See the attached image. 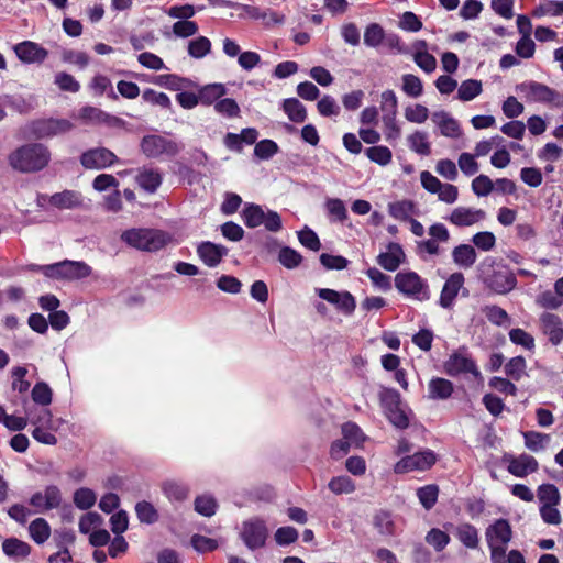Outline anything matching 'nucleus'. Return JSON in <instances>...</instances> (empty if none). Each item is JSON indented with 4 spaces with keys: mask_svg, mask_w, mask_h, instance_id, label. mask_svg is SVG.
Returning <instances> with one entry per match:
<instances>
[{
    "mask_svg": "<svg viewBox=\"0 0 563 563\" xmlns=\"http://www.w3.org/2000/svg\"><path fill=\"white\" fill-rule=\"evenodd\" d=\"M478 278L498 295H506L517 286V278L511 268L495 257H485L477 266Z\"/></svg>",
    "mask_w": 563,
    "mask_h": 563,
    "instance_id": "nucleus-1",
    "label": "nucleus"
},
{
    "mask_svg": "<svg viewBox=\"0 0 563 563\" xmlns=\"http://www.w3.org/2000/svg\"><path fill=\"white\" fill-rule=\"evenodd\" d=\"M51 161V152L42 143H29L14 150L8 157L9 165L21 173L44 169Z\"/></svg>",
    "mask_w": 563,
    "mask_h": 563,
    "instance_id": "nucleus-2",
    "label": "nucleus"
},
{
    "mask_svg": "<svg viewBox=\"0 0 563 563\" xmlns=\"http://www.w3.org/2000/svg\"><path fill=\"white\" fill-rule=\"evenodd\" d=\"M121 240L134 249L156 252L168 244L170 235L162 230L139 228L122 232Z\"/></svg>",
    "mask_w": 563,
    "mask_h": 563,
    "instance_id": "nucleus-3",
    "label": "nucleus"
},
{
    "mask_svg": "<svg viewBox=\"0 0 563 563\" xmlns=\"http://www.w3.org/2000/svg\"><path fill=\"white\" fill-rule=\"evenodd\" d=\"M241 217L244 224L250 229L264 225L267 231L274 233L279 232L283 229L282 217L278 212L271 209H264L262 206L256 203H245Z\"/></svg>",
    "mask_w": 563,
    "mask_h": 563,
    "instance_id": "nucleus-4",
    "label": "nucleus"
},
{
    "mask_svg": "<svg viewBox=\"0 0 563 563\" xmlns=\"http://www.w3.org/2000/svg\"><path fill=\"white\" fill-rule=\"evenodd\" d=\"M380 402L388 421L397 429L404 430L409 427L410 420L405 406L401 402L400 394L393 388H385L380 393Z\"/></svg>",
    "mask_w": 563,
    "mask_h": 563,
    "instance_id": "nucleus-5",
    "label": "nucleus"
},
{
    "mask_svg": "<svg viewBox=\"0 0 563 563\" xmlns=\"http://www.w3.org/2000/svg\"><path fill=\"white\" fill-rule=\"evenodd\" d=\"M444 373L451 377L471 374L474 378L481 376L476 362L466 346L453 351L443 363Z\"/></svg>",
    "mask_w": 563,
    "mask_h": 563,
    "instance_id": "nucleus-6",
    "label": "nucleus"
},
{
    "mask_svg": "<svg viewBox=\"0 0 563 563\" xmlns=\"http://www.w3.org/2000/svg\"><path fill=\"white\" fill-rule=\"evenodd\" d=\"M395 287L402 295L423 301L430 298L429 285L416 272H399L395 276Z\"/></svg>",
    "mask_w": 563,
    "mask_h": 563,
    "instance_id": "nucleus-7",
    "label": "nucleus"
},
{
    "mask_svg": "<svg viewBox=\"0 0 563 563\" xmlns=\"http://www.w3.org/2000/svg\"><path fill=\"white\" fill-rule=\"evenodd\" d=\"M140 147L148 158H157L162 155L174 157L183 150L181 144L158 134L143 136Z\"/></svg>",
    "mask_w": 563,
    "mask_h": 563,
    "instance_id": "nucleus-8",
    "label": "nucleus"
},
{
    "mask_svg": "<svg viewBox=\"0 0 563 563\" xmlns=\"http://www.w3.org/2000/svg\"><path fill=\"white\" fill-rule=\"evenodd\" d=\"M73 123L66 119H37L26 125V132L34 139H47L69 132Z\"/></svg>",
    "mask_w": 563,
    "mask_h": 563,
    "instance_id": "nucleus-9",
    "label": "nucleus"
},
{
    "mask_svg": "<svg viewBox=\"0 0 563 563\" xmlns=\"http://www.w3.org/2000/svg\"><path fill=\"white\" fill-rule=\"evenodd\" d=\"M316 294L345 317H351L356 309L355 297L347 290L338 291L330 288H316Z\"/></svg>",
    "mask_w": 563,
    "mask_h": 563,
    "instance_id": "nucleus-10",
    "label": "nucleus"
},
{
    "mask_svg": "<svg viewBox=\"0 0 563 563\" xmlns=\"http://www.w3.org/2000/svg\"><path fill=\"white\" fill-rule=\"evenodd\" d=\"M437 462L435 453L426 449L423 451H419L412 455H407L399 460L395 466L394 471L396 474L409 473L412 471H426L429 470Z\"/></svg>",
    "mask_w": 563,
    "mask_h": 563,
    "instance_id": "nucleus-11",
    "label": "nucleus"
},
{
    "mask_svg": "<svg viewBox=\"0 0 563 563\" xmlns=\"http://www.w3.org/2000/svg\"><path fill=\"white\" fill-rule=\"evenodd\" d=\"M267 528L262 520H251L243 523L241 537L250 550H256L265 545Z\"/></svg>",
    "mask_w": 563,
    "mask_h": 563,
    "instance_id": "nucleus-12",
    "label": "nucleus"
},
{
    "mask_svg": "<svg viewBox=\"0 0 563 563\" xmlns=\"http://www.w3.org/2000/svg\"><path fill=\"white\" fill-rule=\"evenodd\" d=\"M117 161V155L106 147L88 150L80 156V163L87 169H103Z\"/></svg>",
    "mask_w": 563,
    "mask_h": 563,
    "instance_id": "nucleus-13",
    "label": "nucleus"
},
{
    "mask_svg": "<svg viewBox=\"0 0 563 563\" xmlns=\"http://www.w3.org/2000/svg\"><path fill=\"white\" fill-rule=\"evenodd\" d=\"M487 217L483 209L473 207H456L452 210L446 220L455 227L464 228L481 223Z\"/></svg>",
    "mask_w": 563,
    "mask_h": 563,
    "instance_id": "nucleus-14",
    "label": "nucleus"
},
{
    "mask_svg": "<svg viewBox=\"0 0 563 563\" xmlns=\"http://www.w3.org/2000/svg\"><path fill=\"white\" fill-rule=\"evenodd\" d=\"M62 494L57 486L49 485L44 492H36L30 498V505L36 509V512H45L59 507Z\"/></svg>",
    "mask_w": 563,
    "mask_h": 563,
    "instance_id": "nucleus-15",
    "label": "nucleus"
},
{
    "mask_svg": "<svg viewBox=\"0 0 563 563\" xmlns=\"http://www.w3.org/2000/svg\"><path fill=\"white\" fill-rule=\"evenodd\" d=\"M228 253L229 249L227 246L210 241H203L197 246L199 258L209 267L218 266Z\"/></svg>",
    "mask_w": 563,
    "mask_h": 563,
    "instance_id": "nucleus-16",
    "label": "nucleus"
},
{
    "mask_svg": "<svg viewBox=\"0 0 563 563\" xmlns=\"http://www.w3.org/2000/svg\"><path fill=\"white\" fill-rule=\"evenodd\" d=\"M464 282V275L460 272L450 275L442 287L439 299V305L442 308L450 309L453 306V302L457 297L460 289L463 287Z\"/></svg>",
    "mask_w": 563,
    "mask_h": 563,
    "instance_id": "nucleus-17",
    "label": "nucleus"
},
{
    "mask_svg": "<svg viewBox=\"0 0 563 563\" xmlns=\"http://www.w3.org/2000/svg\"><path fill=\"white\" fill-rule=\"evenodd\" d=\"M485 537L487 544L507 545L512 538V529L507 519H497L486 528Z\"/></svg>",
    "mask_w": 563,
    "mask_h": 563,
    "instance_id": "nucleus-18",
    "label": "nucleus"
},
{
    "mask_svg": "<svg viewBox=\"0 0 563 563\" xmlns=\"http://www.w3.org/2000/svg\"><path fill=\"white\" fill-rule=\"evenodd\" d=\"M541 330L553 345L563 341V324L558 314L544 312L540 316Z\"/></svg>",
    "mask_w": 563,
    "mask_h": 563,
    "instance_id": "nucleus-19",
    "label": "nucleus"
},
{
    "mask_svg": "<svg viewBox=\"0 0 563 563\" xmlns=\"http://www.w3.org/2000/svg\"><path fill=\"white\" fill-rule=\"evenodd\" d=\"M14 52L20 60L27 64L42 63L48 56V52L44 47L31 41L16 44Z\"/></svg>",
    "mask_w": 563,
    "mask_h": 563,
    "instance_id": "nucleus-20",
    "label": "nucleus"
},
{
    "mask_svg": "<svg viewBox=\"0 0 563 563\" xmlns=\"http://www.w3.org/2000/svg\"><path fill=\"white\" fill-rule=\"evenodd\" d=\"M431 119L439 128L441 135L450 139H457L462 135L460 123L446 111H435Z\"/></svg>",
    "mask_w": 563,
    "mask_h": 563,
    "instance_id": "nucleus-21",
    "label": "nucleus"
},
{
    "mask_svg": "<svg viewBox=\"0 0 563 563\" xmlns=\"http://www.w3.org/2000/svg\"><path fill=\"white\" fill-rule=\"evenodd\" d=\"M508 472L516 477H526L528 474L533 473L538 470V461L528 454H520L517 457L508 459Z\"/></svg>",
    "mask_w": 563,
    "mask_h": 563,
    "instance_id": "nucleus-22",
    "label": "nucleus"
},
{
    "mask_svg": "<svg viewBox=\"0 0 563 563\" xmlns=\"http://www.w3.org/2000/svg\"><path fill=\"white\" fill-rule=\"evenodd\" d=\"M405 258V253L400 244L389 243L387 252L377 256V263L386 271L395 272Z\"/></svg>",
    "mask_w": 563,
    "mask_h": 563,
    "instance_id": "nucleus-23",
    "label": "nucleus"
},
{
    "mask_svg": "<svg viewBox=\"0 0 563 563\" xmlns=\"http://www.w3.org/2000/svg\"><path fill=\"white\" fill-rule=\"evenodd\" d=\"M79 118L86 123L107 124L109 126H113L120 121L117 117L110 115L95 107H84L79 112Z\"/></svg>",
    "mask_w": 563,
    "mask_h": 563,
    "instance_id": "nucleus-24",
    "label": "nucleus"
},
{
    "mask_svg": "<svg viewBox=\"0 0 563 563\" xmlns=\"http://www.w3.org/2000/svg\"><path fill=\"white\" fill-rule=\"evenodd\" d=\"M49 203L58 209H73L81 206L82 198L78 191L64 190L49 197Z\"/></svg>",
    "mask_w": 563,
    "mask_h": 563,
    "instance_id": "nucleus-25",
    "label": "nucleus"
},
{
    "mask_svg": "<svg viewBox=\"0 0 563 563\" xmlns=\"http://www.w3.org/2000/svg\"><path fill=\"white\" fill-rule=\"evenodd\" d=\"M162 174L155 168H143L136 176L139 186L150 194H154L162 185Z\"/></svg>",
    "mask_w": 563,
    "mask_h": 563,
    "instance_id": "nucleus-26",
    "label": "nucleus"
},
{
    "mask_svg": "<svg viewBox=\"0 0 563 563\" xmlns=\"http://www.w3.org/2000/svg\"><path fill=\"white\" fill-rule=\"evenodd\" d=\"M452 260L455 265L466 269L475 264L477 253L474 246L470 244H460L452 250Z\"/></svg>",
    "mask_w": 563,
    "mask_h": 563,
    "instance_id": "nucleus-27",
    "label": "nucleus"
},
{
    "mask_svg": "<svg viewBox=\"0 0 563 563\" xmlns=\"http://www.w3.org/2000/svg\"><path fill=\"white\" fill-rule=\"evenodd\" d=\"M459 541L467 549H476L479 543L478 530L468 522L460 523L454 529Z\"/></svg>",
    "mask_w": 563,
    "mask_h": 563,
    "instance_id": "nucleus-28",
    "label": "nucleus"
},
{
    "mask_svg": "<svg viewBox=\"0 0 563 563\" xmlns=\"http://www.w3.org/2000/svg\"><path fill=\"white\" fill-rule=\"evenodd\" d=\"M227 95V88L222 84H209L198 91L199 103L203 106L214 104L223 96Z\"/></svg>",
    "mask_w": 563,
    "mask_h": 563,
    "instance_id": "nucleus-29",
    "label": "nucleus"
},
{
    "mask_svg": "<svg viewBox=\"0 0 563 563\" xmlns=\"http://www.w3.org/2000/svg\"><path fill=\"white\" fill-rule=\"evenodd\" d=\"M2 550L9 558L25 559L31 553V545L18 538H8L2 543Z\"/></svg>",
    "mask_w": 563,
    "mask_h": 563,
    "instance_id": "nucleus-30",
    "label": "nucleus"
},
{
    "mask_svg": "<svg viewBox=\"0 0 563 563\" xmlns=\"http://www.w3.org/2000/svg\"><path fill=\"white\" fill-rule=\"evenodd\" d=\"M282 108L291 122L302 123L307 119L306 107L297 98L285 99Z\"/></svg>",
    "mask_w": 563,
    "mask_h": 563,
    "instance_id": "nucleus-31",
    "label": "nucleus"
},
{
    "mask_svg": "<svg viewBox=\"0 0 563 563\" xmlns=\"http://www.w3.org/2000/svg\"><path fill=\"white\" fill-rule=\"evenodd\" d=\"M64 279L75 280L88 277L91 274V267L85 262L64 261Z\"/></svg>",
    "mask_w": 563,
    "mask_h": 563,
    "instance_id": "nucleus-32",
    "label": "nucleus"
},
{
    "mask_svg": "<svg viewBox=\"0 0 563 563\" xmlns=\"http://www.w3.org/2000/svg\"><path fill=\"white\" fill-rule=\"evenodd\" d=\"M51 532V526L44 518H36L29 526L30 537L36 544L46 542Z\"/></svg>",
    "mask_w": 563,
    "mask_h": 563,
    "instance_id": "nucleus-33",
    "label": "nucleus"
},
{
    "mask_svg": "<svg viewBox=\"0 0 563 563\" xmlns=\"http://www.w3.org/2000/svg\"><path fill=\"white\" fill-rule=\"evenodd\" d=\"M453 393V384L445 378H432L429 382V396L432 399H448Z\"/></svg>",
    "mask_w": 563,
    "mask_h": 563,
    "instance_id": "nucleus-34",
    "label": "nucleus"
},
{
    "mask_svg": "<svg viewBox=\"0 0 563 563\" xmlns=\"http://www.w3.org/2000/svg\"><path fill=\"white\" fill-rule=\"evenodd\" d=\"M134 510L141 523L153 525L159 519L157 509L150 501L142 500L136 503Z\"/></svg>",
    "mask_w": 563,
    "mask_h": 563,
    "instance_id": "nucleus-35",
    "label": "nucleus"
},
{
    "mask_svg": "<svg viewBox=\"0 0 563 563\" xmlns=\"http://www.w3.org/2000/svg\"><path fill=\"white\" fill-rule=\"evenodd\" d=\"M389 214L400 221H408L416 212L415 203L410 200H400L388 205Z\"/></svg>",
    "mask_w": 563,
    "mask_h": 563,
    "instance_id": "nucleus-36",
    "label": "nucleus"
},
{
    "mask_svg": "<svg viewBox=\"0 0 563 563\" xmlns=\"http://www.w3.org/2000/svg\"><path fill=\"white\" fill-rule=\"evenodd\" d=\"M482 312L487 320L498 327H506L510 324V317L505 309L497 305H487L482 308Z\"/></svg>",
    "mask_w": 563,
    "mask_h": 563,
    "instance_id": "nucleus-37",
    "label": "nucleus"
},
{
    "mask_svg": "<svg viewBox=\"0 0 563 563\" xmlns=\"http://www.w3.org/2000/svg\"><path fill=\"white\" fill-rule=\"evenodd\" d=\"M409 148L415 153L428 156L431 153L430 142L428 134L423 131H416L408 136Z\"/></svg>",
    "mask_w": 563,
    "mask_h": 563,
    "instance_id": "nucleus-38",
    "label": "nucleus"
},
{
    "mask_svg": "<svg viewBox=\"0 0 563 563\" xmlns=\"http://www.w3.org/2000/svg\"><path fill=\"white\" fill-rule=\"evenodd\" d=\"M385 30L378 23H369L364 31V44L371 48H377L384 43Z\"/></svg>",
    "mask_w": 563,
    "mask_h": 563,
    "instance_id": "nucleus-39",
    "label": "nucleus"
},
{
    "mask_svg": "<svg viewBox=\"0 0 563 563\" xmlns=\"http://www.w3.org/2000/svg\"><path fill=\"white\" fill-rule=\"evenodd\" d=\"M529 95L536 100L540 102H551L554 101L558 92L552 88L548 87L544 84H540L537 81H530L528 84Z\"/></svg>",
    "mask_w": 563,
    "mask_h": 563,
    "instance_id": "nucleus-40",
    "label": "nucleus"
},
{
    "mask_svg": "<svg viewBox=\"0 0 563 563\" xmlns=\"http://www.w3.org/2000/svg\"><path fill=\"white\" fill-rule=\"evenodd\" d=\"M527 362L523 356L511 357L504 367L505 374L512 380L519 382L526 375Z\"/></svg>",
    "mask_w": 563,
    "mask_h": 563,
    "instance_id": "nucleus-41",
    "label": "nucleus"
},
{
    "mask_svg": "<svg viewBox=\"0 0 563 563\" xmlns=\"http://www.w3.org/2000/svg\"><path fill=\"white\" fill-rule=\"evenodd\" d=\"M380 109L383 111V119L391 121L396 118L398 111V99L396 93L388 89L382 93Z\"/></svg>",
    "mask_w": 563,
    "mask_h": 563,
    "instance_id": "nucleus-42",
    "label": "nucleus"
},
{
    "mask_svg": "<svg viewBox=\"0 0 563 563\" xmlns=\"http://www.w3.org/2000/svg\"><path fill=\"white\" fill-rule=\"evenodd\" d=\"M163 493L169 500L183 501L188 497V487L175 481L164 482L162 485Z\"/></svg>",
    "mask_w": 563,
    "mask_h": 563,
    "instance_id": "nucleus-43",
    "label": "nucleus"
},
{
    "mask_svg": "<svg viewBox=\"0 0 563 563\" xmlns=\"http://www.w3.org/2000/svg\"><path fill=\"white\" fill-rule=\"evenodd\" d=\"M483 88L482 82L476 79L464 80L457 90V98L461 101H471L481 95Z\"/></svg>",
    "mask_w": 563,
    "mask_h": 563,
    "instance_id": "nucleus-44",
    "label": "nucleus"
},
{
    "mask_svg": "<svg viewBox=\"0 0 563 563\" xmlns=\"http://www.w3.org/2000/svg\"><path fill=\"white\" fill-rule=\"evenodd\" d=\"M365 154L369 161L386 166L391 162L393 154L387 146L376 145L365 150Z\"/></svg>",
    "mask_w": 563,
    "mask_h": 563,
    "instance_id": "nucleus-45",
    "label": "nucleus"
},
{
    "mask_svg": "<svg viewBox=\"0 0 563 563\" xmlns=\"http://www.w3.org/2000/svg\"><path fill=\"white\" fill-rule=\"evenodd\" d=\"M211 51V42L206 36H198L188 43V54L194 58H203Z\"/></svg>",
    "mask_w": 563,
    "mask_h": 563,
    "instance_id": "nucleus-46",
    "label": "nucleus"
},
{
    "mask_svg": "<svg viewBox=\"0 0 563 563\" xmlns=\"http://www.w3.org/2000/svg\"><path fill=\"white\" fill-rule=\"evenodd\" d=\"M438 495L439 487L434 484L426 485L417 490L418 499L427 510H430L435 505Z\"/></svg>",
    "mask_w": 563,
    "mask_h": 563,
    "instance_id": "nucleus-47",
    "label": "nucleus"
},
{
    "mask_svg": "<svg viewBox=\"0 0 563 563\" xmlns=\"http://www.w3.org/2000/svg\"><path fill=\"white\" fill-rule=\"evenodd\" d=\"M538 498L542 505H559L560 493L553 484H542L538 487Z\"/></svg>",
    "mask_w": 563,
    "mask_h": 563,
    "instance_id": "nucleus-48",
    "label": "nucleus"
},
{
    "mask_svg": "<svg viewBox=\"0 0 563 563\" xmlns=\"http://www.w3.org/2000/svg\"><path fill=\"white\" fill-rule=\"evenodd\" d=\"M450 540V536L438 528H432L426 536L427 543L432 545L437 552L444 550Z\"/></svg>",
    "mask_w": 563,
    "mask_h": 563,
    "instance_id": "nucleus-49",
    "label": "nucleus"
},
{
    "mask_svg": "<svg viewBox=\"0 0 563 563\" xmlns=\"http://www.w3.org/2000/svg\"><path fill=\"white\" fill-rule=\"evenodd\" d=\"M278 260L286 268L294 269L301 264L302 256L296 250L284 246L279 251Z\"/></svg>",
    "mask_w": 563,
    "mask_h": 563,
    "instance_id": "nucleus-50",
    "label": "nucleus"
},
{
    "mask_svg": "<svg viewBox=\"0 0 563 563\" xmlns=\"http://www.w3.org/2000/svg\"><path fill=\"white\" fill-rule=\"evenodd\" d=\"M31 396L35 404L48 406L52 402L53 391L46 383L38 382L34 385Z\"/></svg>",
    "mask_w": 563,
    "mask_h": 563,
    "instance_id": "nucleus-51",
    "label": "nucleus"
},
{
    "mask_svg": "<svg viewBox=\"0 0 563 563\" xmlns=\"http://www.w3.org/2000/svg\"><path fill=\"white\" fill-rule=\"evenodd\" d=\"M402 90L406 95L412 98H417L423 92V85L421 79L412 74H406L402 76Z\"/></svg>",
    "mask_w": 563,
    "mask_h": 563,
    "instance_id": "nucleus-52",
    "label": "nucleus"
},
{
    "mask_svg": "<svg viewBox=\"0 0 563 563\" xmlns=\"http://www.w3.org/2000/svg\"><path fill=\"white\" fill-rule=\"evenodd\" d=\"M97 500L96 494L90 488H79L74 494V504L82 510L91 508Z\"/></svg>",
    "mask_w": 563,
    "mask_h": 563,
    "instance_id": "nucleus-53",
    "label": "nucleus"
},
{
    "mask_svg": "<svg viewBox=\"0 0 563 563\" xmlns=\"http://www.w3.org/2000/svg\"><path fill=\"white\" fill-rule=\"evenodd\" d=\"M329 216L333 221L343 222L347 218V210L344 202L339 198H330L325 202Z\"/></svg>",
    "mask_w": 563,
    "mask_h": 563,
    "instance_id": "nucleus-54",
    "label": "nucleus"
},
{
    "mask_svg": "<svg viewBox=\"0 0 563 563\" xmlns=\"http://www.w3.org/2000/svg\"><path fill=\"white\" fill-rule=\"evenodd\" d=\"M214 111L225 118H236L240 115V107L232 98H220L214 103Z\"/></svg>",
    "mask_w": 563,
    "mask_h": 563,
    "instance_id": "nucleus-55",
    "label": "nucleus"
},
{
    "mask_svg": "<svg viewBox=\"0 0 563 563\" xmlns=\"http://www.w3.org/2000/svg\"><path fill=\"white\" fill-rule=\"evenodd\" d=\"M217 506L216 499L209 495H201L195 499V510L205 517L214 515Z\"/></svg>",
    "mask_w": 563,
    "mask_h": 563,
    "instance_id": "nucleus-56",
    "label": "nucleus"
},
{
    "mask_svg": "<svg viewBox=\"0 0 563 563\" xmlns=\"http://www.w3.org/2000/svg\"><path fill=\"white\" fill-rule=\"evenodd\" d=\"M329 489L336 495L350 494L355 490V485L349 476H336L333 477L329 484Z\"/></svg>",
    "mask_w": 563,
    "mask_h": 563,
    "instance_id": "nucleus-57",
    "label": "nucleus"
},
{
    "mask_svg": "<svg viewBox=\"0 0 563 563\" xmlns=\"http://www.w3.org/2000/svg\"><path fill=\"white\" fill-rule=\"evenodd\" d=\"M509 339L514 344L520 345L529 351L534 349L533 336L520 328L511 329L509 331Z\"/></svg>",
    "mask_w": 563,
    "mask_h": 563,
    "instance_id": "nucleus-58",
    "label": "nucleus"
},
{
    "mask_svg": "<svg viewBox=\"0 0 563 563\" xmlns=\"http://www.w3.org/2000/svg\"><path fill=\"white\" fill-rule=\"evenodd\" d=\"M279 147L276 142L272 140H262L255 144L254 155L260 159H269L273 157Z\"/></svg>",
    "mask_w": 563,
    "mask_h": 563,
    "instance_id": "nucleus-59",
    "label": "nucleus"
},
{
    "mask_svg": "<svg viewBox=\"0 0 563 563\" xmlns=\"http://www.w3.org/2000/svg\"><path fill=\"white\" fill-rule=\"evenodd\" d=\"M493 180L486 175H479L472 181V190L478 197H486L494 190Z\"/></svg>",
    "mask_w": 563,
    "mask_h": 563,
    "instance_id": "nucleus-60",
    "label": "nucleus"
},
{
    "mask_svg": "<svg viewBox=\"0 0 563 563\" xmlns=\"http://www.w3.org/2000/svg\"><path fill=\"white\" fill-rule=\"evenodd\" d=\"M341 36L345 44L358 46L361 43V33L357 25L353 22L344 23L340 30Z\"/></svg>",
    "mask_w": 563,
    "mask_h": 563,
    "instance_id": "nucleus-61",
    "label": "nucleus"
},
{
    "mask_svg": "<svg viewBox=\"0 0 563 563\" xmlns=\"http://www.w3.org/2000/svg\"><path fill=\"white\" fill-rule=\"evenodd\" d=\"M54 82L63 91L78 92L80 90V84L74 76L65 71L57 73Z\"/></svg>",
    "mask_w": 563,
    "mask_h": 563,
    "instance_id": "nucleus-62",
    "label": "nucleus"
},
{
    "mask_svg": "<svg viewBox=\"0 0 563 563\" xmlns=\"http://www.w3.org/2000/svg\"><path fill=\"white\" fill-rule=\"evenodd\" d=\"M374 526L380 534H394V521L387 511H379L374 517Z\"/></svg>",
    "mask_w": 563,
    "mask_h": 563,
    "instance_id": "nucleus-63",
    "label": "nucleus"
},
{
    "mask_svg": "<svg viewBox=\"0 0 563 563\" xmlns=\"http://www.w3.org/2000/svg\"><path fill=\"white\" fill-rule=\"evenodd\" d=\"M198 32V24L195 21L181 20L173 24V33L176 37L187 38Z\"/></svg>",
    "mask_w": 563,
    "mask_h": 563,
    "instance_id": "nucleus-64",
    "label": "nucleus"
}]
</instances>
